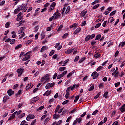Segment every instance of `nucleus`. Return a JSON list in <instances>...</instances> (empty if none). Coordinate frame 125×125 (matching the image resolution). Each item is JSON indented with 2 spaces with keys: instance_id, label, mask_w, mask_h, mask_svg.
<instances>
[{
  "instance_id": "obj_63",
  "label": "nucleus",
  "mask_w": 125,
  "mask_h": 125,
  "mask_svg": "<svg viewBox=\"0 0 125 125\" xmlns=\"http://www.w3.org/2000/svg\"><path fill=\"white\" fill-rule=\"evenodd\" d=\"M36 122H37V121L36 120V119L34 120L31 123L30 125H35V124H36Z\"/></svg>"
},
{
  "instance_id": "obj_15",
  "label": "nucleus",
  "mask_w": 125,
  "mask_h": 125,
  "mask_svg": "<svg viewBox=\"0 0 125 125\" xmlns=\"http://www.w3.org/2000/svg\"><path fill=\"white\" fill-rule=\"evenodd\" d=\"M87 13V11H82L81 12V17H84L85 16V15Z\"/></svg>"
},
{
  "instance_id": "obj_29",
  "label": "nucleus",
  "mask_w": 125,
  "mask_h": 125,
  "mask_svg": "<svg viewBox=\"0 0 125 125\" xmlns=\"http://www.w3.org/2000/svg\"><path fill=\"white\" fill-rule=\"evenodd\" d=\"M22 93V90H19L17 93L15 95L16 97H18V95H20Z\"/></svg>"
},
{
  "instance_id": "obj_43",
  "label": "nucleus",
  "mask_w": 125,
  "mask_h": 125,
  "mask_svg": "<svg viewBox=\"0 0 125 125\" xmlns=\"http://www.w3.org/2000/svg\"><path fill=\"white\" fill-rule=\"evenodd\" d=\"M22 44H19L18 45H17L15 47V49H19V48H21V47H22Z\"/></svg>"
},
{
  "instance_id": "obj_61",
  "label": "nucleus",
  "mask_w": 125,
  "mask_h": 125,
  "mask_svg": "<svg viewBox=\"0 0 125 125\" xmlns=\"http://www.w3.org/2000/svg\"><path fill=\"white\" fill-rule=\"evenodd\" d=\"M98 112V110H95L92 114V116H94V115H96Z\"/></svg>"
},
{
  "instance_id": "obj_7",
  "label": "nucleus",
  "mask_w": 125,
  "mask_h": 125,
  "mask_svg": "<svg viewBox=\"0 0 125 125\" xmlns=\"http://www.w3.org/2000/svg\"><path fill=\"white\" fill-rule=\"evenodd\" d=\"M98 76H99V73H98L96 71H94L92 74V77H93V79H96Z\"/></svg>"
},
{
  "instance_id": "obj_31",
  "label": "nucleus",
  "mask_w": 125,
  "mask_h": 125,
  "mask_svg": "<svg viewBox=\"0 0 125 125\" xmlns=\"http://www.w3.org/2000/svg\"><path fill=\"white\" fill-rule=\"evenodd\" d=\"M16 42V40L15 39H12L10 41V43L11 44H14L15 42Z\"/></svg>"
},
{
  "instance_id": "obj_52",
  "label": "nucleus",
  "mask_w": 125,
  "mask_h": 125,
  "mask_svg": "<svg viewBox=\"0 0 125 125\" xmlns=\"http://www.w3.org/2000/svg\"><path fill=\"white\" fill-rule=\"evenodd\" d=\"M101 55L100 54L97 53V54H95L94 57H95L96 58H98L100 57Z\"/></svg>"
},
{
  "instance_id": "obj_28",
  "label": "nucleus",
  "mask_w": 125,
  "mask_h": 125,
  "mask_svg": "<svg viewBox=\"0 0 125 125\" xmlns=\"http://www.w3.org/2000/svg\"><path fill=\"white\" fill-rule=\"evenodd\" d=\"M25 115H26L25 113H22L21 114H20L18 116L19 119H22L23 117H25Z\"/></svg>"
},
{
  "instance_id": "obj_37",
  "label": "nucleus",
  "mask_w": 125,
  "mask_h": 125,
  "mask_svg": "<svg viewBox=\"0 0 125 125\" xmlns=\"http://www.w3.org/2000/svg\"><path fill=\"white\" fill-rule=\"evenodd\" d=\"M69 102H70V100H65L62 103V105H66V104H68Z\"/></svg>"
},
{
  "instance_id": "obj_17",
  "label": "nucleus",
  "mask_w": 125,
  "mask_h": 125,
  "mask_svg": "<svg viewBox=\"0 0 125 125\" xmlns=\"http://www.w3.org/2000/svg\"><path fill=\"white\" fill-rule=\"evenodd\" d=\"M38 100H39V98L34 97L31 99V102L32 103H35V102H36V101H38Z\"/></svg>"
},
{
  "instance_id": "obj_11",
  "label": "nucleus",
  "mask_w": 125,
  "mask_h": 125,
  "mask_svg": "<svg viewBox=\"0 0 125 125\" xmlns=\"http://www.w3.org/2000/svg\"><path fill=\"white\" fill-rule=\"evenodd\" d=\"M20 10H21V6H20L14 10V14H17V13H18V12H19Z\"/></svg>"
},
{
  "instance_id": "obj_10",
  "label": "nucleus",
  "mask_w": 125,
  "mask_h": 125,
  "mask_svg": "<svg viewBox=\"0 0 125 125\" xmlns=\"http://www.w3.org/2000/svg\"><path fill=\"white\" fill-rule=\"evenodd\" d=\"M48 49V46H43L42 47L40 50V52H43L44 50H47Z\"/></svg>"
},
{
  "instance_id": "obj_9",
  "label": "nucleus",
  "mask_w": 125,
  "mask_h": 125,
  "mask_svg": "<svg viewBox=\"0 0 125 125\" xmlns=\"http://www.w3.org/2000/svg\"><path fill=\"white\" fill-rule=\"evenodd\" d=\"M7 93L9 96H12V95L14 94V91H13L12 89H10L7 91Z\"/></svg>"
},
{
  "instance_id": "obj_54",
  "label": "nucleus",
  "mask_w": 125,
  "mask_h": 125,
  "mask_svg": "<svg viewBox=\"0 0 125 125\" xmlns=\"http://www.w3.org/2000/svg\"><path fill=\"white\" fill-rule=\"evenodd\" d=\"M99 4H98L95 6H94L93 7H92V9H96V8H98V7H99Z\"/></svg>"
},
{
  "instance_id": "obj_18",
  "label": "nucleus",
  "mask_w": 125,
  "mask_h": 125,
  "mask_svg": "<svg viewBox=\"0 0 125 125\" xmlns=\"http://www.w3.org/2000/svg\"><path fill=\"white\" fill-rule=\"evenodd\" d=\"M74 50V49H70L65 51L66 54H70L71 52H73Z\"/></svg>"
},
{
  "instance_id": "obj_64",
  "label": "nucleus",
  "mask_w": 125,
  "mask_h": 125,
  "mask_svg": "<svg viewBox=\"0 0 125 125\" xmlns=\"http://www.w3.org/2000/svg\"><path fill=\"white\" fill-rule=\"evenodd\" d=\"M112 125H119V122L118 121H115L113 124Z\"/></svg>"
},
{
  "instance_id": "obj_45",
  "label": "nucleus",
  "mask_w": 125,
  "mask_h": 125,
  "mask_svg": "<svg viewBox=\"0 0 125 125\" xmlns=\"http://www.w3.org/2000/svg\"><path fill=\"white\" fill-rule=\"evenodd\" d=\"M85 59V58H81L78 62V63L80 64V63H82L83 62Z\"/></svg>"
},
{
  "instance_id": "obj_47",
  "label": "nucleus",
  "mask_w": 125,
  "mask_h": 125,
  "mask_svg": "<svg viewBox=\"0 0 125 125\" xmlns=\"http://www.w3.org/2000/svg\"><path fill=\"white\" fill-rule=\"evenodd\" d=\"M10 26V22H7L5 25V28H9V26Z\"/></svg>"
},
{
  "instance_id": "obj_27",
  "label": "nucleus",
  "mask_w": 125,
  "mask_h": 125,
  "mask_svg": "<svg viewBox=\"0 0 125 125\" xmlns=\"http://www.w3.org/2000/svg\"><path fill=\"white\" fill-rule=\"evenodd\" d=\"M31 86H32V84H28L26 87V90H29V89H31L32 88H31Z\"/></svg>"
},
{
  "instance_id": "obj_35",
  "label": "nucleus",
  "mask_w": 125,
  "mask_h": 125,
  "mask_svg": "<svg viewBox=\"0 0 125 125\" xmlns=\"http://www.w3.org/2000/svg\"><path fill=\"white\" fill-rule=\"evenodd\" d=\"M121 45L122 47H124V46H125V41H124V42H120V43L119 45V46H121Z\"/></svg>"
},
{
  "instance_id": "obj_20",
  "label": "nucleus",
  "mask_w": 125,
  "mask_h": 125,
  "mask_svg": "<svg viewBox=\"0 0 125 125\" xmlns=\"http://www.w3.org/2000/svg\"><path fill=\"white\" fill-rule=\"evenodd\" d=\"M108 21L109 23H113V22H114V21H115V19H114V18L113 17H110L108 19Z\"/></svg>"
},
{
  "instance_id": "obj_24",
  "label": "nucleus",
  "mask_w": 125,
  "mask_h": 125,
  "mask_svg": "<svg viewBox=\"0 0 125 125\" xmlns=\"http://www.w3.org/2000/svg\"><path fill=\"white\" fill-rule=\"evenodd\" d=\"M53 29V25L51 24L50 27L47 28V32H50Z\"/></svg>"
},
{
  "instance_id": "obj_56",
  "label": "nucleus",
  "mask_w": 125,
  "mask_h": 125,
  "mask_svg": "<svg viewBox=\"0 0 125 125\" xmlns=\"http://www.w3.org/2000/svg\"><path fill=\"white\" fill-rule=\"evenodd\" d=\"M106 25H107V21H105L104 22H103V24H102V26L104 28H105V27H106Z\"/></svg>"
},
{
  "instance_id": "obj_34",
  "label": "nucleus",
  "mask_w": 125,
  "mask_h": 125,
  "mask_svg": "<svg viewBox=\"0 0 125 125\" xmlns=\"http://www.w3.org/2000/svg\"><path fill=\"white\" fill-rule=\"evenodd\" d=\"M68 36H69V33H66L62 36V38L63 39H67Z\"/></svg>"
},
{
  "instance_id": "obj_26",
  "label": "nucleus",
  "mask_w": 125,
  "mask_h": 125,
  "mask_svg": "<svg viewBox=\"0 0 125 125\" xmlns=\"http://www.w3.org/2000/svg\"><path fill=\"white\" fill-rule=\"evenodd\" d=\"M50 87H52L51 83H48L45 86L46 89H49Z\"/></svg>"
},
{
  "instance_id": "obj_46",
  "label": "nucleus",
  "mask_w": 125,
  "mask_h": 125,
  "mask_svg": "<svg viewBox=\"0 0 125 125\" xmlns=\"http://www.w3.org/2000/svg\"><path fill=\"white\" fill-rule=\"evenodd\" d=\"M63 27H64V25H61L59 27V28H58V30H57L58 32H59L60 31H61V29L63 28Z\"/></svg>"
},
{
  "instance_id": "obj_41",
  "label": "nucleus",
  "mask_w": 125,
  "mask_h": 125,
  "mask_svg": "<svg viewBox=\"0 0 125 125\" xmlns=\"http://www.w3.org/2000/svg\"><path fill=\"white\" fill-rule=\"evenodd\" d=\"M76 120L77 121V123H79V124H81V122H82V117L77 118Z\"/></svg>"
},
{
  "instance_id": "obj_25",
  "label": "nucleus",
  "mask_w": 125,
  "mask_h": 125,
  "mask_svg": "<svg viewBox=\"0 0 125 125\" xmlns=\"http://www.w3.org/2000/svg\"><path fill=\"white\" fill-rule=\"evenodd\" d=\"M65 70H66V67H62L59 68L60 72H63V71H65Z\"/></svg>"
},
{
  "instance_id": "obj_23",
  "label": "nucleus",
  "mask_w": 125,
  "mask_h": 125,
  "mask_svg": "<svg viewBox=\"0 0 125 125\" xmlns=\"http://www.w3.org/2000/svg\"><path fill=\"white\" fill-rule=\"evenodd\" d=\"M90 39H91V35H88L85 38V41H86V42H88V41H89Z\"/></svg>"
},
{
  "instance_id": "obj_44",
  "label": "nucleus",
  "mask_w": 125,
  "mask_h": 125,
  "mask_svg": "<svg viewBox=\"0 0 125 125\" xmlns=\"http://www.w3.org/2000/svg\"><path fill=\"white\" fill-rule=\"evenodd\" d=\"M103 69V67L99 66L97 68L96 71L97 72H99V71H101V70H102Z\"/></svg>"
},
{
  "instance_id": "obj_32",
  "label": "nucleus",
  "mask_w": 125,
  "mask_h": 125,
  "mask_svg": "<svg viewBox=\"0 0 125 125\" xmlns=\"http://www.w3.org/2000/svg\"><path fill=\"white\" fill-rule=\"evenodd\" d=\"M103 86H104V83H101L99 86V89H102L103 88Z\"/></svg>"
},
{
  "instance_id": "obj_40",
  "label": "nucleus",
  "mask_w": 125,
  "mask_h": 125,
  "mask_svg": "<svg viewBox=\"0 0 125 125\" xmlns=\"http://www.w3.org/2000/svg\"><path fill=\"white\" fill-rule=\"evenodd\" d=\"M101 94V92H99L94 97V99H97V98H98V97H99V96L100 95V94Z\"/></svg>"
},
{
  "instance_id": "obj_58",
  "label": "nucleus",
  "mask_w": 125,
  "mask_h": 125,
  "mask_svg": "<svg viewBox=\"0 0 125 125\" xmlns=\"http://www.w3.org/2000/svg\"><path fill=\"white\" fill-rule=\"evenodd\" d=\"M69 95H70V92H66V94L65 95V97L66 99H68V98H69Z\"/></svg>"
},
{
  "instance_id": "obj_2",
  "label": "nucleus",
  "mask_w": 125,
  "mask_h": 125,
  "mask_svg": "<svg viewBox=\"0 0 125 125\" xmlns=\"http://www.w3.org/2000/svg\"><path fill=\"white\" fill-rule=\"evenodd\" d=\"M48 80H49V74H46L41 78V82H43L44 81H48Z\"/></svg>"
},
{
  "instance_id": "obj_33",
  "label": "nucleus",
  "mask_w": 125,
  "mask_h": 125,
  "mask_svg": "<svg viewBox=\"0 0 125 125\" xmlns=\"http://www.w3.org/2000/svg\"><path fill=\"white\" fill-rule=\"evenodd\" d=\"M101 38V34H98L96 35V38H95V41H98V40H99Z\"/></svg>"
},
{
  "instance_id": "obj_38",
  "label": "nucleus",
  "mask_w": 125,
  "mask_h": 125,
  "mask_svg": "<svg viewBox=\"0 0 125 125\" xmlns=\"http://www.w3.org/2000/svg\"><path fill=\"white\" fill-rule=\"evenodd\" d=\"M43 109H44V106H41L40 107H39L38 108H37V111H42V110Z\"/></svg>"
},
{
  "instance_id": "obj_48",
  "label": "nucleus",
  "mask_w": 125,
  "mask_h": 125,
  "mask_svg": "<svg viewBox=\"0 0 125 125\" xmlns=\"http://www.w3.org/2000/svg\"><path fill=\"white\" fill-rule=\"evenodd\" d=\"M120 111L122 112V113L125 112V107H121L120 108H119Z\"/></svg>"
},
{
  "instance_id": "obj_12",
  "label": "nucleus",
  "mask_w": 125,
  "mask_h": 125,
  "mask_svg": "<svg viewBox=\"0 0 125 125\" xmlns=\"http://www.w3.org/2000/svg\"><path fill=\"white\" fill-rule=\"evenodd\" d=\"M103 97H105L106 99L109 98V92L106 91L104 92L103 94Z\"/></svg>"
},
{
  "instance_id": "obj_53",
  "label": "nucleus",
  "mask_w": 125,
  "mask_h": 125,
  "mask_svg": "<svg viewBox=\"0 0 125 125\" xmlns=\"http://www.w3.org/2000/svg\"><path fill=\"white\" fill-rule=\"evenodd\" d=\"M33 42V40H29L26 42V44H30Z\"/></svg>"
},
{
  "instance_id": "obj_30",
  "label": "nucleus",
  "mask_w": 125,
  "mask_h": 125,
  "mask_svg": "<svg viewBox=\"0 0 125 125\" xmlns=\"http://www.w3.org/2000/svg\"><path fill=\"white\" fill-rule=\"evenodd\" d=\"M49 120H50V117H48L45 119V120L44 121V124H45V125H46L47 123H48V121H49Z\"/></svg>"
},
{
  "instance_id": "obj_49",
  "label": "nucleus",
  "mask_w": 125,
  "mask_h": 125,
  "mask_svg": "<svg viewBox=\"0 0 125 125\" xmlns=\"http://www.w3.org/2000/svg\"><path fill=\"white\" fill-rule=\"evenodd\" d=\"M11 34H12V38H16V33H15V31H12L11 32Z\"/></svg>"
},
{
  "instance_id": "obj_62",
  "label": "nucleus",
  "mask_w": 125,
  "mask_h": 125,
  "mask_svg": "<svg viewBox=\"0 0 125 125\" xmlns=\"http://www.w3.org/2000/svg\"><path fill=\"white\" fill-rule=\"evenodd\" d=\"M99 2V0H95L93 2L91 3L92 5H94L95 4H96V3H98Z\"/></svg>"
},
{
  "instance_id": "obj_59",
  "label": "nucleus",
  "mask_w": 125,
  "mask_h": 125,
  "mask_svg": "<svg viewBox=\"0 0 125 125\" xmlns=\"http://www.w3.org/2000/svg\"><path fill=\"white\" fill-rule=\"evenodd\" d=\"M100 26H101V23H98L96 25L95 28V29H98Z\"/></svg>"
},
{
  "instance_id": "obj_1",
  "label": "nucleus",
  "mask_w": 125,
  "mask_h": 125,
  "mask_svg": "<svg viewBox=\"0 0 125 125\" xmlns=\"http://www.w3.org/2000/svg\"><path fill=\"white\" fill-rule=\"evenodd\" d=\"M61 15V14L58 13L57 15L53 16L49 18V21H52L53 20H55V19H57V18H59V17H60Z\"/></svg>"
},
{
  "instance_id": "obj_3",
  "label": "nucleus",
  "mask_w": 125,
  "mask_h": 125,
  "mask_svg": "<svg viewBox=\"0 0 125 125\" xmlns=\"http://www.w3.org/2000/svg\"><path fill=\"white\" fill-rule=\"evenodd\" d=\"M24 70L23 68H20L19 69H17V73H18V76L20 77V76H21V75L23 74V72H24Z\"/></svg>"
},
{
  "instance_id": "obj_51",
  "label": "nucleus",
  "mask_w": 125,
  "mask_h": 125,
  "mask_svg": "<svg viewBox=\"0 0 125 125\" xmlns=\"http://www.w3.org/2000/svg\"><path fill=\"white\" fill-rule=\"evenodd\" d=\"M117 11L115 10L112 11V12L110 13V16H113V15H115V14H116V12Z\"/></svg>"
},
{
  "instance_id": "obj_14",
  "label": "nucleus",
  "mask_w": 125,
  "mask_h": 125,
  "mask_svg": "<svg viewBox=\"0 0 125 125\" xmlns=\"http://www.w3.org/2000/svg\"><path fill=\"white\" fill-rule=\"evenodd\" d=\"M77 27H78V24H77V23H74L72 25H70L69 26L70 29H73V28H74V30H75V29H76V28H77Z\"/></svg>"
},
{
  "instance_id": "obj_4",
  "label": "nucleus",
  "mask_w": 125,
  "mask_h": 125,
  "mask_svg": "<svg viewBox=\"0 0 125 125\" xmlns=\"http://www.w3.org/2000/svg\"><path fill=\"white\" fill-rule=\"evenodd\" d=\"M27 9H28L27 4H22L21 5V10H22V12H26V11H27Z\"/></svg>"
},
{
  "instance_id": "obj_42",
  "label": "nucleus",
  "mask_w": 125,
  "mask_h": 125,
  "mask_svg": "<svg viewBox=\"0 0 125 125\" xmlns=\"http://www.w3.org/2000/svg\"><path fill=\"white\" fill-rule=\"evenodd\" d=\"M69 62V59L65 60L63 62L62 64L64 65V66H66V64Z\"/></svg>"
},
{
  "instance_id": "obj_60",
  "label": "nucleus",
  "mask_w": 125,
  "mask_h": 125,
  "mask_svg": "<svg viewBox=\"0 0 125 125\" xmlns=\"http://www.w3.org/2000/svg\"><path fill=\"white\" fill-rule=\"evenodd\" d=\"M46 93H47L46 96H48V95H50L51 94V90L46 91Z\"/></svg>"
},
{
  "instance_id": "obj_6",
  "label": "nucleus",
  "mask_w": 125,
  "mask_h": 125,
  "mask_svg": "<svg viewBox=\"0 0 125 125\" xmlns=\"http://www.w3.org/2000/svg\"><path fill=\"white\" fill-rule=\"evenodd\" d=\"M33 119H35V115L33 114H29L26 117L27 121H30V120Z\"/></svg>"
},
{
  "instance_id": "obj_8",
  "label": "nucleus",
  "mask_w": 125,
  "mask_h": 125,
  "mask_svg": "<svg viewBox=\"0 0 125 125\" xmlns=\"http://www.w3.org/2000/svg\"><path fill=\"white\" fill-rule=\"evenodd\" d=\"M32 53V51H30L28 52H27L24 55H25V57L26 58L28 59H30V58H31V55H29L30 54H31Z\"/></svg>"
},
{
  "instance_id": "obj_5",
  "label": "nucleus",
  "mask_w": 125,
  "mask_h": 125,
  "mask_svg": "<svg viewBox=\"0 0 125 125\" xmlns=\"http://www.w3.org/2000/svg\"><path fill=\"white\" fill-rule=\"evenodd\" d=\"M23 13L22 12H20L17 15V18L16 19V21H19V20H21L22 18H23V16H22Z\"/></svg>"
},
{
  "instance_id": "obj_22",
  "label": "nucleus",
  "mask_w": 125,
  "mask_h": 125,
  "mask_svg": "<svg viewBox=\"0 0 125 125\" xmlns=\"http://www.w3.org/2000/svg\"><path fill=\"white\" fill-rule=\"evenodd\" d=\"M25 36V33L22 32L19 35V39H22Z\"/></svg>"
},
{
  "instance_id": "obj_36",
  "label": "nucleus",
  "mask_w": 125,
  "mask_h": 125,
  "mask_svg": "<svg viewBox=\"0 0 125 125\" xmlns=\"http://www.w3.org/2000/svg\"><path fill=\"white\" fill-rule=\"evenodd\" d=\"M59 109H60V105H57L56 106V108L55 110V111H54L55 113H57V112L58 111V110H59Z\"/></svg>"
},
{
  "instance_id": "obj_50",
  "label": "nucleus",
  "mask_w": 125,
  "mask_h": 125,
  "mask_svg": "<svg viewBox=\"0 0 125 125\" xmlns=\"http://www.w3.org/2000/svg\"><path fill=\"white\" fill-rule=\"evenodd\" d=\"M61 78H63V75L62 74H60V75H58V76L57 77V79L58 80H59V79H61Z\"/></svg>"
},
{
  "instance_id": "obj_55",
  "label": "nucleus",
  "mask_w": 125,
  "mask_h": 125,
  "mask_svg": "<svg viewBox=\"0 0 125 125\" xmlns=\"http://www.w3.org/2000/svg\"><path fill=\"white\" fill-rule=\"evenodd\" d=\"M120 84H121V82H118L116 83H115V87H118V86H119V85H120Z\"/></svg>"
},
{
  "instance_id": "obj_57",
  "label": "nucleus",
  "mask_w": 125,
  "mask_h": 125,
  "mask_svg": "<svg viewBox=\"0 0 125 125\" xmlns=\"http://www.w3.org/2000/svg\"><path fill=\"white\" fill-rule=\"evenodd\" d=\"M56 5V2H53L51 5H50V7H53L54 8L55 7V6Z\"/></svg>"
},
{
  "instance_id": "obj_19",
  "label": "nucleus",
  "mask_w": 125,
  "mask_h": 125,
  "mask_svg": "<svg viewBox=\"0 0 125 125\" xmlns=\"http://www.w3.org/2000/svg\"><path fill=\"white\" fill-rule=\"evenodd\" d=\"M80 31H81V28L79 27L78 28H77L73 33L74 35H77L78 34V33H79L80 32Z\"/></svg>"
},
{
  "instance_id": "obj_21",
  "label": "nucleus",
  "mask_w": 125,
  "mask_h": 125,
  "mask_svg": "<svg viewBox=\"0 0 125 125\" xmlns=\"http://www.w3.org/2000/svg\"><path fill=\"white\" fill-rule=\"evenodd\" d=\"M25 23V21L21 20L19 21V23H18L17 24V27H19L22 25V24H24Z\"/></svg>"
},
{
  "instance_id": "obj_13",
  "label": "nucleus",
  "mask_w": 125,
  "mask_h": 125,
  "mask_svg": "<svg viewBox=\"0 0 125 125\" xmlns=\"http://www.w3.org/2000/svg\"><path fill=\"white\" fill-rule=\"evenodd\" d=\"M8 99H9V96H8V95L5 96L3 98V103H5V102H6V101H7Z\"/></svg>"
},
{
  "instance_id": "obj_16",
  "label": "nucleus",
  "mask_w": 125,
  "mask_h": 125,
  "mask_svg": "<svg viewBox=\"0 0 125 125\" xmlns=\"http://www.w3.org/2000/svg\"><path fill=\"white\" fill-rule=\"evenodd\" d=\"M120 73L119 71H114L113 73H112V76H114L115 78H117V77H119Z\"/></svg>"
},
{
  "instance_id": "obj_39",
  "label": "nucleus",
  "mask_w": 125,
  "mask_h": 125,
  "mask_svg": "<svg viewBox=\"0 0 125 125\" xmlns=\"http://www.w3.org/2000/svg\"><path fill=\"white\" fill-rule=\"evenodd\" d=\"M70 10H71V7L68 6L65 11L66 14H67V13H69V12L70 11Z\"/></svg>"
}]
</instances>
